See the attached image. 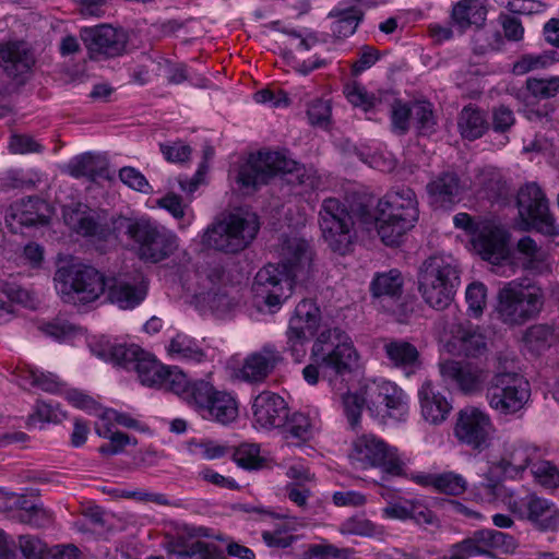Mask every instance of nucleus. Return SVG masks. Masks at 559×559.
I'll use <instances>...</instances> for the list:
<instances>
[{
    "label": "nucleus",
    "instance_id": "f257e3e1",
    "mask_svg": "<svg viewBox=\"0 0 559 559\" xmlns=\"http://www.w3.org/2000/svg\"><path fill=\"white\" fill-rule=\"evenodd\" d=\"M280 255L281 265L269 264L254 277L253 290L269 308H278L292 296L294 285L308 280L312 272L313 253L305 239H285Z\"/></svg>",
    "mask_w": 559,
    "mask_h": 559
},
{
    "label": "nucleus",
    "instance_id": "f03ea898",
    "mask_svg": "<svg viewBox=\"0 0 559 559\" xmlns=\"http://www.w3.org/2000/svg\"><path fill=\"white\" fill-rule=\"evenodd\" d=\"M359 357L347 333L338 328L324 330L311 347V362L302 369V377L310 385H316L322 378L335 388L358 367Z\"/></svg>",
    "mask_w": 559,
    "mask_h": 559
},
{
    "label": "nucleus",
    "instance_id": "7ed1b4c3",
    "mask_svg": "<svg viewBox=\"0 0 559 559\" xmlns=\"http://www.w3.org/2000/svg\"><path fill=\"white\" fill-rule=\"evenodd\" d=\"M277 175H289L288 181L301 187L304 192L321 189L322 178L312 167L299 165L278 152H258L250 154L234 176L235 181L246 193L255 191L260 186Z\"/></svg>",
    "mask_w": 559,
    "mask_h": 559
},
{
    "label": "nucleus",
    "instance_id": "20e7f679",
    "mask_svg": "<svg viewBox=\"0 0 559 559\" xmlns=\"http://www.w3.org/2000/svg\"><path fill=\"white\" fill-rule=\"evenodd\" d=\"M419 211L415 192L409 188L389 192L379 200L374 215L365 224H373L386 246H397L402 238L414 228Z\"/></svg>",
    "mask_w": 559,
    "mask_h": 559
},
{
    "label": "nucleus",
    "instance_id": "39448f33",
    "mask_svg": "<svg viewBox=\"0 0 559 559\" xmlns=\"http://www.w3.org/2000/svg\"><path fill=\"white\" fill-rule=\"evenodd\" d=\"M417 280L425 302L436 310H444L461 283L459 263L451 254H431L420 264Z\"/></svg>",
    "mask_w": 559,
    "mask_h": 559
},
{
    "label": "nucleus",
    "instance_id": "423d86ee",
    "mask_svg": "<svg viewBox=\"0 0 559 559\" xmlns=\"http://www.w3.org/2000/svg\"><path fill=\"white\" fill-rule=\"evenodd\" d=\"M106 276L91 265L68 261L57 267L53 285L57 295L68 305L87 306L106 292Z\"/></svg>",
    "mask_w": 559,
    "mask_h": 559
},
{
    "label": "nucleus",
    "instance_id": "0eeeda50",
    "mask_svg": "<svg viewBox=\"0 0 559 559\" xmlns=\"http://www.w3.org/2000/svg\"><path fill=\"white\" fill-rule=\"evenodd\" d=\"M259 227L258 217L252 213H229L206 227L201 243L210 250L237 253L251 243Z\"/></svg>",
    "mask_w": 559,
    "mask_h": 559
},
{
    "label": "nucleus",
    "instance_id": "6e6552de",
    "mask_svg": "<svg viewBox=\"0 0 559 559\" xmlns=\"http://www.w3.org/2000/svg\"><path fill=\"white\" fill-rule=\"evenodd\" d=\"M119 227L134 242L139 258L158 263L173 255L179 248L178 236L167 227L146 217L119 219Z\"/></svg>",
    "mask_w": 559,
    "mask_h": 559
},
{
    "label": "nucleus",
    "instance_id": "1a4fd4ad",
    "mask_svg": "<svg viewBox=\"0 0 559 559\" xmlns=\"http://www.w3.org/2000/svg\"><path fill=\"white\" fill-rule=\"evenodd\" d=\"M497 299L499 319L509 325H521L534 319L544 305L540 287L516 281L509 282L500 288Z\"/></svg>",
    "mask_w": 559,
    "mask_h": 559
},
{
    "label": "nucleus",
    "instance_id": "9d476101",
    "mask_svg": "<svg viewBox=\"0 0 559 559\" xmlns=\"http://www.w3.org/2000/svg\"><path fill=\"white\" fill-rule=\"evenodd\" d=\"M530 397V382L514 371L498 370L486 392L488 405L500 416L518 415L525 409Z\"/></svg>",
    "mask_w": 559,
    "mask_h": 559
},
{
    "label": "nucleus",
    "instance_id": "9b49d317",
    "mask_svg": "<svg viewBox=\"0 0 559 559\" xmlns=\"http://www.w3.org/2000/svg\"><path fill=\"white\" fill-rule=\"evenodd\" d=\"M349 460L357 469L383 467L389 474L406 475L405 464L397 456L396 450L371 433L361 435L353 441Z\"/></svg>",
    "mask_w": 559,
    "mask_h": 559
},
{
    "label": "nucleus",
    "instance_id": "f8f14e48",
    "mask_svg": "<svg viewBox=\"0 0 559 559\" xmlns=\"http://www.w3.org/2000/svg\"><path fill=\"white\" fill-rule=\"evenodd\" d=\"M319 225L328 246L345 254L354 239V221L345 203L336 198L324 199L319 211Z\"/></svg>",
    "mask_w": 559,
    "mask_h": 559
},
{
    "label": "nucleus",
    "instance_id": "ddd939ff",
    "mask_svg": "<svg viewBox=\"0 0 559 559\" xmlns=\"http://www.w3.org/2000/svg\"><path fill=\"white\" fill-rule=\"evenodd\" d=\"M321 323V310L311 299L297 304L286 331V349L295 361L300 362L306 355V345L318 332Z\"/></svg>",
    "mask_w": 559,
    "mask_h": 559
},
{
    "label": "nucleus",
    "instance_id": "4468645a",
    "mask_svg": "<svg viewBox=\"0 0 559 559\" xmlns=\"http://www.w3.org/2000/svg\"><path fill=\"white\" fill-rule=\"evenodd\" d=\"M195 390L194 402L191 407L203 419L227 426L238 418L239 403L233 393L218 390L209 381L200 383Z\"/></svg>",
    "mask_w": 559,
    "mask_h": 559
},
{
    "label": "nucleus",
    "instance_id": "2eb2a0df",
    "mask_svg": "<svg viewBox=\"0 0 559 559\" xmlns=\"http://www.w3.org/2000/svg\"><path fill=\"white\" fill-rule=\"evenodd\" d=\"M508 510L521 521L528 522L539 532H552L559 527V509L557 506L535 492L523 497H510Z\"/></svg>",
    "mask_w": 559,
    "mask_h": 559
},
{
    "label": "nucleus",
    "instance_id": "dca6fc26",
    "mask_svg": "<svg viewBox=\"0 0 559 559\" xmlns=\"http://www.w3.org/2000/svg\"><path fill=\"white\" fill-rule=\"evenodd\" d=\"M546 456V450L534 442L518 439L506 441L499 460L492 462V472H499L509 479H522L524 472Z\"/></svg>",
    "mask_w": 559,
    "mask_h": 559
},
{
    "label": "nucleus",
    "instance_id": "f3484780",
    "mask_svg": "<svg viewBox=\"0 0 559 559\" xmlns=\"http://www.w3.org/2000/svg\"><path fill=\"white\" fill-rule=\"evenodd\" d=\"M495 427L487 412L475 406L459 411L453 427L456 440L473 450L486 448L492 437Z\"/></svg>",
    "mask_w": 559,
    "mask_h": 559
},
{
    "label": "nucleus",
    "instance_id": "a211bd4d",
    "mask_svg": "<svg viewBox=\"0 0 559 559\" xmlns=\"http://www.w3.org/2000/svg\"><path fill=\"white\" fill-rule=\"evenodd\" d=\"M518 207L520 216L530 222L538 231L547 236L558 234L559 229L555 217L549 212L548 201L536 183H526L520 189Z\"/></svg>",
    "mask_w": 559,
    "mask_h": 559
},
{
    "label": "nucleus",
    "instance_id": "6ab92c4d",
    "mask_svg": "<svg viewBox=\"0 0 559 559\" xmlns=\"http://www.w3.org/2000/svg\"><path fill=\"white\" fill-rule=\"evenodd\" d=\"M64 223L78 234L106 238L110 233L108 217L105 212L88 207L83 203H71L63 206Z\"/></svg>",
    "mask_w": 559,
    "mask_h": 559
},
{
    "label": "nucleus",
    "instance_id": "aec40b11",
    "mask_svg": "<svg viewBox=\"0 0 559 559\" xmlns=\"http://www.w3.org/2000/svg\"><path fill=\"white\" fill-rule=\"evenodd\" d=\"M508 231L492 223H483L472 237V245L477 253L492 264H500L510 255Z\"/></svg>",
    "mask_w": 559,
    "mask_h": 559
},
{
    "label": "nucleus",
    "instance_id": "412c9836",
    "mask_svg": "<svg viewBox=\"0 0 559 559\" xmlns=\"http://www.w3.org/2000/svg\"><path fill=\"white\" fill-rule=\"evenodd\" d=\"M367 401L374 407L383 404L386 415L397 421L405 420L409 412L407 395L391 381H372L367 384Z\"/></svg>",
    "mask_w": 559,
    "mask_h": 559
},
{
    "label": "nucleus",
    "instance_id": "4be33fe9",
    "mask_svg": "<svg viewBox=\"0 0 559 559\" xmlns=\"http://www.w3.org/2000/svg\"><path fill=\"white\" fill-rule=\"evenodd\" d=\"M442 342L445 350L454 356L477 357L486 350L484 334L471 322L453 324Z\"/></svg>",
    "mask_w": 559,
    "mask_h": 559
},
{
    "label": "nucleus",
    "instance_id": "5701e85b",
    "mask_svg": "<svg viewBox=\"0 0 559 559\" xmlns=\"http://www.w3.org/2000/svg\"><path fill=\"white\" fill-rule=\"evenodd\" d=\"M439 368L444 381L454 383L466 394L479 393L488 378L485 369L472 364L445 360L440 364Z\"/></svg>",
    "mask_w": 559,
    "mask_h": 559
},
{
    "label": "nucleus",
    "instance_id": "b1692460",
    "mask_svg": "<svg viewBox=\"0 0 559 559\" xmlns=\"http://www.w3.org/2000/svg\"><path fill=\"white\" fill-rule=\"evenodd\" d=\"M81 37L91 53L108 57L122 53L127 44L124 32L109 25L84 28L81 32Z\"/></svg>",
    "mask_w": 559,
    "mask_h": 559
},
{
    "label": "nucleus",
    "instance_id": "393cba45",
    "mask_svg": "<svg viewBox=\"0 0 559 559\" xmlns=\"http://www.w3.org/2000/svg\"><path fill=\"white\" fill-rule=\"evenodd\" d=\"M282 361V355L274 345H264L260 350L248 355L239 371L238 378L249 383L263 382Z\"/></svg>",
    "mask_w": 559,
    "mask_h": 559
},
{
    "label": "nucleus",
    "instance_id": "a878e982",
    "mask_svg": "<svg viewBox=\"0 0 559 559\" xmlns=\"http://www.w3.org/2000/svg\"><path fill=\"white\" fill-rule=\"evenodd\" d=\"M254 424L262 429L281 427L287 419V405L283 397L263 391L252 402Z\"/></svg>",
    "mask_w": 559,
    "mask_h": 559
},
{
    "label": "nucleus",
    "instance_id": "bb28decb",
    "mask_svg": "<svg viewBox=\"0 0 559 559\" xmlns=\"http://www.w3.org/2000/svg\"><path fill=\"white\" fill-rule=\"evenodd\" d=\"M488 5V0H459L450 11V23L460 33L473 26L481 28L487 20Z\"/></svg>",
    "mask_w": 559,
    "mask_h": 559
},
{
    "label": "nucleus",
    "instance_id": "cd10ccee",
    "mask_svg": "<svg viewBox=\"0 0 559 559\" xmlns=\"http://www.w3.org/2000/svg\"><path fill=\"white\" fill-rule=\"evenodd\" d=\"M418 400L421 417L431 425L443 423L452 411L450 401L436 389L431 381H425L419 388Z\"/></svg>",
    "mask_w": 559,
    "mask_h": 559
},
{
    "label": "nucleus",
    "instance_id": "c85d7f7f",
    "mask_svg": "<svg viewBox=\"0 0 559 559\" xmlns=\"http://www.w3.org/2000/svg\"><path fill=\"white\" fill-rule=\"evenodd\" d=\"M135 355L126 361L123 368L134 369L143 385L159 388L163 385L164 377L167 374L168 366L159 362L152 354L132 345Z\"/></svg>",
    "mask_w": 559,
    "mask_h": 559
},
{
    "label": "nucleus",
    "instance_id": "c756f323",
    "mask_svg": "<svg viewBox=\"0 0 559 559\" xmlns=\"http://www.w3.org/2000/svg\"><path fill=\"white\" fill-rule=\"evenodd\" d=\"M106 282L108 300L121 309L136 307L146 296V287L142 282L127 277H110Z\"/></svg>",
    "mask_w": 559,
    "mask_h": 559
},
{
    "label": "nucleus",
    "instance_id": "7c9ffc66",
    "mask_svg": "<svg viewBox=\"0 0 559 559\" xmlns=\"http://www.w3.org/2000/svg\"><path fill=\"white\" fill-rule=\"evenodd\" d=\"M34 62V56L24 41H12L0 47V66L11 78L28 73Z\"/></svg>",
    "mask_w": 559,
    "mask_h": 559
},
{
    "label": "nucleus",
    "instance_id": "2f4dec72",
    "mask_svg": "<svg viewBox=\"0 0 559 559\" xmlns=\"http://www.w3.org/2000/svg\"><path fill=\"white\" fill-rule=\"evenodd\" d=\"M426 189L431 203L447 206L461 199L464 185L455 173L445 171L431 179Z\"/></svg>",
    "mask_w": 559,
    "mask_h": 559
},
{
    "label": "nucleus",
    "instance_id": "473e14b6",
    "mask_svg": "<svg viewBox=\"0 0 559 559\" xmlns=\"http://www.w3.org/2000/svg\"><path fill=\"white\" fill-rule=\"evenodd\" d=\"M547 258V251L538 246L533 238L525 236L518 241L515 260L523 270L542 274L549 270Z\"/></svg>",
    "mask_w": 559,
    "mask_h": 559
},
{
    "label": "nucleus",
    "instance_id": "72a5a7b5",
    "mask_svg": "<svg viewBox=\"0 0 559 559\" xmlns=\"http://www.w3.org/2000/svg\"><path fill=\"white\" fill-rule=\"evenodd\" d=\"M7 217L22 226L43 225L48 222V204L38 198L21 200L10 207Z\"/></svg>",
    "mask_w": 559,
    "mask_h": 559
},
{
    "label": "nucleus",
    "instance_id": "f704fd0d",
    "mask_svg": "<svg viewBox=\"0 0 559 559\" xmlns=\"http://www.w3.org/2000/svg\"><path fill=\"white\" fill-rule=\"evenodd\" d=\"M489 129L486 112L467 105L463 107L457 117V130L463 139L474 141L481 138Z\"/></svg>",
    "mask_w": 559,
    "mask_h": 559
},
{
    "label": "nucleus",
    "instance_id": "c9c22d12",
    "mask_svg": "<svg viewBox=\"0 0 559 559\" xmlns=\"http://www.w3.org/2000/svg\"><path fill=\"white\" fill-rule=\"evenodd\" d=\"M383 350L395 367L415 370L421 365L418 349L407 341L389 340L384 343Z\"/></svg>",
    "mask_w": 559,
    "mask_h": 559
},
{
    "label": "nucleus",
    "instance_id": "e433bc0d",
    "mask_svg": "<svg viewBox=\"0 0 559 559\" xmlns=\"http://www.w3.org/2000/svg\"><path fill=\"white\" fill-rule=\"evenodd\" d=\"M88 345L95 356L122 368L126 361L135 355V349L132 348V345L118 344L105 336L93 338Z\"/></svg>",
    "mask_w": 559,
    "mask_h": 559
},
{
    "label": "nucleus",
    "instance_id": "4c0bfd02",
    "mask_svg": "<svg viewBox=\"0 0 559 559\" xmlns=\"http://www.w3.org/2000/svg\"><path fill=\"white\" fill-rule=\"evenodd\" d=\"M343 93L353 106L364 111L379 109L384 99L393 98L390 93L383 91H379L378 94L368 93L366 87L356 81L346 83Z\"/></svg>",
    "mask_w": 559,
    "mask_h": 559
},
{
    "label": "nucleus",
    "instance_id": "58836bf2",
    "mask_svg": "<svg viewBox=\"0 0 559 559\" xmlns=\"http://www.w3.org/2000/svg\"><path fill=\"white\" fill-rule=\"evenodd\" d=\"M164 378L163 385H159V388L174 392L189 406H192L194 402L195 389L199 388L200 383L205 382L204 380L189 381L186 373L178 367H168L167 374Z\"/></svg>",
    "mask_w": 559,
    "mask_h": 559
},
{
    "label": "nucleus",
    "instance_id": "ea45409f",
    "mask_svg": "<svg viewBox=\"0 0 559 559\" xmlns=\"http://www.w3.org/2000/svg\"><path fill=\"white\" fill-rule=\"evenodd\" d=\"M316 430V418L298 412L294 413L288 419L284 430V438L288 443L299 445L302 442L310 440L314 436Z\"/></svg>",
    "mask_w": 559,
    "mask_h": 559
},
{
    "label": "nucleus",
    "instance_id": "a19ab883",
    "mask_svg": "<svg viewBox=\"0 0 559 559\" xmlns=\"http://www.w3.org/2000/svg\"><path fill=\"white\" fill-rule=\"evenodd\" d=\"M168 355L181 361L201 362L205 359V353L198 342L183 333L173 337L167 346Z\"/></svg>",
    "mask_w": 559,
    "mask_h": 559
},
{
    "label": "nucleus",
    "instance_id": "79ce46f5",
    "mask_svg": "<svg viewBox=\"0 0 559 559\" xmlns=\"http://www.w3.org/2000/svg\"><path fill=\"white\" fill-rule=\"evenodd\" d=\"M67 170L74 178L86 177L94 180L105 171V163L99 156L85 153L72 158L67 166Z\"/></svg>",
    "mask_w": 559,
    "mask_h": 559
},
{
    "label": "nucleus",
    "instance_id": "37998d69",
    "mask_svg": "<svg viewBox=\"0 0 559 559\" xmlns=\"http://www.w3.org/2000/svg\"><path fill=\"white\" fill-rule=\"evenodd\" d=\"M338 532L343 535H356L378 539L384 536V528L371 522L362 514H356L344 520L340 524Z\"/></svg>",
    "mask_w": 559,
    "mask_h": 559
},
{
    "label": "nucleus",
    "instance_id": "c03bdc74",
    "mask_svg": "<svg viewBox=\"0 0 559 559\" xmlns=\"http://www.w3.org/2000/svg\"><path fill=\"white\" fill-rule=\"evenodd\" d=\"M558 61L557 52L554 50L542 53H525L514 62L512 72L515 75H524L531 71L543 70Z\"/></svg>",
    "mask_w": 559,
    "mask_h": 559
},
{
    "label": "nucleus",
    "instance_id": "a18cd8bd",
    "mask_svg": "<svg viewBox=\"0 0 559 559\" xmlns=\"http://www.w3.org/2000/svg\"><path fill=\"white\" fill-rule=\"evenodd\" d=\"M159 207L169 212L179 224L180 229H186L194 219V214L188 203H185L178 194L174 192L167 193L157 201Z\"/></svg>",
    "mask_w": 559,
    "mask_h": 559
},
{
    "label": "nucleus",
    "instance_id": "49530a36",
    "mask_svg": "<svg viewBox=\"0 0 559 559\" xmlns=\"http://www.w3.org/2000/svg\"><path fill=\"white\" fill-rule=\"evenodd\" d=\"M330 15L336 17L331 26L332 33L337 37H347L355 33L362 17V12L352 5L344 10L333 11Z\"/></svg>",
    "mask_w": 559,
    "mask_h": 559
},
{
    "label": "nucleus",
    "instance_id": "de8ad7c7",
    "mask_svg": "<svg viewBox=\"0 0 559 559\" xmlns=\"http://www.w3.org/2000/svg\"><path fill=\"white\" fill-rule=\"evenodd\" d=\"M403 277L399 270L378 274L371 283V290L374 296H400L403 288Z\"/></svg>",
    "mask_w": 559,
    "mask_h": 559
},
{
    "label": "nucleus",
    "instance_id": "09e8293b",
    "mask_svg": "<svg viewBox=\"0 0 559 559\" xmlns=\"http://www.w3.org/2000/svg\"><path fill=\"white\" fill-rule=\"evenodd\" d=\"M233 461L247 471L260 469L265 464L261 455L260 445L257 443H241L233 451Z\"/></svg>",
    "mask_w": 559,
    "mask_h": 559
},
{
    "label": "nucleus",
    "instance_id": "8fccbe9b",
    "mask_svg": "<svg viewBox=\"0 0 559 559\" xmlns=\"http://www.w3.org/2000/svg\"><path fill=\"white\" fill-rule=\"evenodd\" d=\"M473 187L485 192L487 197H495L502 189V176L500 171L492 166H486L477 170L473 180Z\"/></svg>",
    "mask_w": 559,
    "mask_h": 559
},
{
    "label": "nucleus",
    "instance_id": "3c124183",
    "mask_svg": "<svg viewBox=\"0 0 559 559\" xmlns=\"http://www.w3.org/2000/svg\"><path fill=\"white\" fill-rule=\"evenodd\" d=\"M531 474L534 481L546 489L559 487V467L551 461L544 457L537 460L532 465Z\"/></svg>",
    "mask_w": 559,
    "mask_h": 559
},
{
    "label": "nucleus",
    "instance_id": "603ef678",
    "mask_svg": "<svg viewBox=\"0 0 559 559\" xmlns=\"http://www.w3.org/2000/svg\"><path fill=\"white\" fill-rule=\"evenodd\" d=\"M455 545L464 559L480 555L491 556L488 530L475 532L472 537Z\"/></svg>",
    "mask_w": 559,
    "mask_h": 559
},
{
    "label": "nucleus",
    "instance_id": "864d4df0",
    "mask_svg": "<svg viewBox=\"0 0 559 559\" xmlns=\"http://www.w3.org/2000/svg\"><path fill=\"white\" fill-rule=\"evenodd\" d=\"M498 476L502 475L499 472H492L491 465L484 480L474 488V495L478 500L490 503L502 495L504 487L498 479Z\"/></svg>",
    "mask_w": 559,
    "mask_h": 559
},
{
    "label": "nucleus",
    "instance_id": "5fc2aeb1",
    "mask_svg": "<svg viewBox=\"0 0 559 559\" xmlns=\"http://www.w3.org/2000/svg\"><path fill=\"white\" fill-rule=\"evenodd\" d=\"M22 378L31 385L50 393L58 392L62 386V382L58 376L51 372L39 371L36 368H27L24 370L22 372Z\"/></svg>",
    "mask_w": 559,
    "mask_h": 559
},
{
    "label": "nucleus",
    "instance_id": "6e6d98bb",
    "mask_svg": "<svg viewBox=\"0 0 559 559\" xmlns=\"http://www.w3.org/2000/svg\"><path fill=\"white\" fill-rule=\"evenodd\" d=\"M469 316L478 318L483 314L487 304V288L480 282L471 283L465 292Z\"/></svg>",
    "mask_w": 559,
    "mask_h": 559
},
{
    "label": "nucleus",
    "instance_id": "4d7b16f0",
    "mask_svg": "<svg viewBox=\"0 0 559 559\" xmlns=\"http://www.w3.org/2000/svg\"><path fill=\"white\" fill-rule=\"evenodd\" d=\"M465 478L456 473L436 474L433 489L445 495H461L466 490Z\"/></svg>",
    "mask_w": 559,
    "mask_h": 559
},
{
    "label": "nucleus",
    "instance_id": "13d9d810",
    "mask_svg": "<svg viewBox=\"0 0 559 559\" xmlns=\"http://www.w3.org/2000/svg\"><path fill=\"white\" fill-rule=\"evenodd\" d=\"M342 403L344 413L348 419V423L353 429H355L360 419L362 406L366 404L371 407V403L367 401V386L365 388V396L360 397L356 393H346L342 395Z\"/></svg>",
    "mask_w": 559,
    "mask_h": 559
},
{
    "label": "nucleus",
    "instance_id": "bf43d9fd",
    "mask_svg": "<svg viewBox=\"0 0 559 559\" xmlns=\"http://www.w3.org/2000/svg\"><path fill=\"white\" fill-rule=\"evenodd\" d=\"M526 87L534 97L548 99L559 93V76L549 79L531 78L526 81Z\"/></svg>",
    "mask_w": 559,
    "mask_h": 559
},
{
    "label": "nucleus",
    "instance_id": "052dcab7",
    "mask_svg": "<svg viewBox=\"0 0 559 559\" xmlns=\"http://www.w3.org/2000/svg\"><path fill=\"white\" fill-rule=\"evenodd\" d=\"M190 450L193 454L200 455L204 460H216L228 454L231 448L215 440H202L191 443Z\"/></svg>",
    "mask_w": 559,
    "mask_h": 559
},
{
    "label": "nucleus",
    "instance_id": "680f3d73",
    "mask_svg": "<svg viewBox=\"0 0 559 559\" xmlns=\"http://www.w3.org/2000/svg\"><path fill=\"white\" fill-rule=\"evenodd\" d=\"M263 542L271 548L285 549L290 547L297 539L286 524H280L272 531L262 532Z\"/></svg>",
    "mask_w": 559,
    "mask_h": 559
},
{
    "label": "nucleus",
    "instance_id": "e2e57ef3",
    "mask_svg": "<svg viewBox=\"0 0 559 559\" xmlns=\"http://www.w3.org/2000/svg\"><path fill=\"white\" fill-rule=\"evenodd\" d=\"M200 302L206 305L213 312L222 316L228 312L233 306V300L219 289H210L199 294Z\"/></svg>",
    "mask_w": 559,
    "mask_h": 559
},
{
    "label": "nucleus",
    "instance_id": "0e129e2a",
    "mask_svg": "<svg viewBox=\"0 0 559 559\" xmlns=\"http://www.w3.org/2000/svg\"><path fill=\"white\" fill-rule=\"evenodd\" d=\"M412 118L421 133H429L436 124L432 105L428 102H417L412 106Z\"/></svg>",
    "mask_w": 559,
    "mask_h": 559
},
{
    "label": "nucleus",
    "instance_id": "69168bd1",
    "mask_svg": "<svg viewBox=\"0 0 559 559\" xmlns=\"http://www.w3.org/2000/svg\"><path fill=\"white\" fill-rule=\"evenodd\" d=\"M173 554L178 559H186L195 557L198 559H216L218 554L214 544L197 540L192 543L187 549L174 550Z\"/></svg>",
    "mask_w": 559,
    "mask_h": 559
},
{
    "label": "nucleus",
    "instance_id": "338daca9",
    "mask_svg": "<svg viewBox=\"0 0 559 559\" xmlns=\"http://www.w3.org/2000/svg\"><path fill=\"white\" fill-rule=\"evenodd\" d=\"M19 520L22 523L28 524L34 527L48 526L52 521V515L49 510L44 508L43 503L36 501L25 513L19 514Z\"/></svg>",
    "mask_w": 559,
    "mask_h": 559
},
{
    "label": "nucleus",
    "instance_id": "774afa93",
    "mask_svg": "<svg viewBox=\"0 0 559 559\" xmlns=\"http://www.w3.org/2000/svg\"><path fill=\"white\" fill-rule=\"evenodd\" d=\"M19 548L26 559H43L47 552L46 544L32 535L20 536Z\"/></svg>",
    "mask_w": 559,
    "mask_h": 559
}]
</instances>
